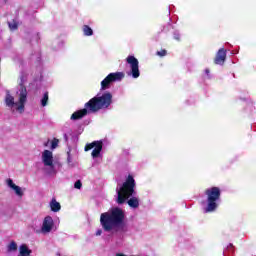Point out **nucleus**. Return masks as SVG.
I'll list each match as a JSON object with an SVG mask.
<instances>
[{
  "label": "nucleus",
  "mask_w": 256,
  "mask_h": 256,
  "mask_svg": "<svg viewBox=\"0 0 256 256\" xmlns=\"http://www.w3.org/2000/svg\"><path fill=\"white\" fill-rule=\"evenodd\" d=\"M112 103L113 95L110 92H106L101 96H95L84 104L83 109L75 111L70 119L71 121H79L83 119V117H87L89 113H97L101 111V109H109Z\"/></svg>",
  "instance_id": "1"
},
{
  "label": "nucleus",
  "mask_w": 256,
  "mask_h": 256,
  "mask_svg": "<svg viewBox=\"0 0 256 256\" xmlns=\"http://www.w3.org/2000/svg\"><path fill=\"white\" fill-rule=\"evenodd\" d=\"M100 224L104 231H123L125 229V212L119 207L112 208L109 212L100 215Z\"/></svg>",
  "instance_id": "2"
},
{
  "label": "nucleus",
  "mask_w": 256,
  "mask_h": 256,
  "mask_svg": "<svg viewBox=\"0 0 256 256\" xmlns=\"http://www.w3.org/2000/svg\"><path fill=\"white\" fill-rule=\"evenodd\" d=\"M135 194V178L132 175H128L125 182L122 184L120 189L117 192L118 205H123L129 199V197H133Z\"/></svg>",
  "instance_id": "3"
},
{
  "label": "nucleus",
  "mask_w": 256,
  "mask_h": 256,
  "mask_svg": "<svg viewBox=\"0 0 256 256\" xmlns=\"http://www.w3.org/2000/svg\"><path fill=\"white\" fill-rule=\"evenodd\" d=\"M204 193L207 197V205L204 208V213H215L219 207L217 201L221 199V188L213 186L207 188Z\"/></svg>",
  "instance_id": "4"
},
{
  "label": "nucleus",
  "mask_w": 256,
  "mask_h": 256,
  "mask_svg": "<svg viewBox=\"0 0 256 256\" xmlns=\"http://www.w3.org/2000/svg\"><path fill=\"white\" fill-rule=\"evenodd\" d=\"M125 79V73L123 72H114L107 75L104 80L101 82V91H105L111 87V83L121 81Z\"/></svg>",
  "instance_id": "5"
},
{
  "label": "nucleus",
  "mask_w": 256,
  "mask_h": 256,
  "mask_svg": "<svg viewBox=\"0 0 256 256\" xmlns=\"http://www.w3.org/2000/svg\"><path fill=\"white\" fill-rule=\"evenodd\" d=\"M93 149L91 156L93 159H97L101 155V151H103V142L102 141H94L92 143L86 144L84 151H91Z\"/></svg>",
  "instance_id": "6"
},
{
  "label": "nucleus",
  "mask_w": 256,
  "mask_h": 256,
  "mask_svg": "<svg viewBox=\"0 0 256 256\" xmlns=\"http://www.w3.org/2000/svg\"><path fill=\"white\" fill-rule=\"evenodd\" d=\"M126 62L130 65L131 75L133 79H139L141 72L139 71V60L135 56H128Z\"/></svg>",
  "instance_id": "7"
},
{
  "label": "nucleus",
  "mask_w": 256,
  "mask_h": 256,
  "mask_svg": "<svg viewBox=\"0 0 256 256\" xmlns=\"http://www.w3.org/2000/svg\"><path fill=\"white\" fill-rule=\"evenodd\" d=\"M19 105L17 111H25V103H27V87L20 83Z\"/></svg>",
  "instance_id": "8"
},
{
  "label": "nucleus",
  "mask_w": 256,
  "mask_h": 256,
  "mask_svg": "<svg viewBox=\"0 0 256 256\" xmlns=\"http://www.w3.org/2000/svg\"><path fill=\"white\" fill-rule=\"evenodd\" d=\"M53 225H55L53 217L46 216L42 223L41 233H51L53 231Z\"/></svg>",
  "instance_id": "9"
},
{
  "label": "nucleus",
  "mask_w": 256,
  "mask_h": 256,
  "mask_svg": "<svg viewBox=\"0 0 256 256\" xmlns=\"http://www.w3.org/2000/svg\"><path fill=\"white\" fill-rule=\"evenodd\" d=\"M226 59H227V50H225V48H220L214 58V64L225 65Z\"/></svg>",
  "instance_id": "10"
},
{
  "label": "nucleus",
  "mask_w": 256,
  "mask_h": 256,
  "mask_svg": "<svg viewBox=\"0 0 256 256\" xmlns=\"http://www.w3.org/2000/svg\"><path fill=\"white\" fill-rule=\"evenodd\" d=\"M42 160L45 167H53V152L44 150L42 153Z\"/></svg>",
  "instance_id": "11"
},
{
  "label": "nucleus",
  "mask_w": 256,
  "mask_h": 256,
  "mask_svg": "<svg viewBox=\"0 0 256 256\" xmlns=\"http://www.w3.org/2000/svg\"><path fill=\"white\" fill-rule=\"evenodd\" d=\"M50 209L53 213H59L61 211V204L57 202L55 198L50 201Z\"/></svg>",
  "instance_id": "12"
},
{
  "label": "nucleus",
  "mask_w": 256,
  "mask_h": 256,
  "mask_svg": "<svg viewBox=\"0 0 256 256\" xmlns=\"http://www.w3.org/2000/svg\"><path fill=\"white\" fill-rule=\"evenodd\" d=\"M5 103L7 107H15V105H17V103H15V97H13L9 92L6 94Z\"/></svg>",
  "instance_id": "13"
},
{
  "label": "nucleus",
  "mask_w": 256,
  "mask_h": 256,
  "mask_svg": "<svg viewBox=\"0 0 256 256\" xmlns=\"http://www.w3.org/2000/svg\"><path fill=\"white\" fill-rule=\"evenodd\" d=\"M20 256H31V250L25 244H22L19 248Z\"/></svg>",
  "instance_id": "14"
},
{
  "label": "nucleus",
  "mask_w": 256,
  "mask_h": 256,
  "mask_svg": "<svg viewBox=\"0 0 256 256\" xmlns=\"http://www.w3.org/2000/svg\"><path fill=\"white\" fill-rule=\"evenodd\" d=\"M129 207L132 209H137L139 207V199L137 197H132L128 200Z\"/></svg>",
  "instance_id": "15"
},
{
  "label": "nucleus",
  "mask_w": 256,
  "mask_h": 256,
  "mask_svg": "<svg viewBox=\"0 0 256 256\" xmlns=\"http://www.w3.org/2000/svg\"><path fill=\"white\" fill-rule=\"evenodd\" d=\"M18 246H17V242L15 241H11L8 245H7V253H15V251H17Z\"/></svg>",
  "instance_id": "16"
},
{
  "label": "nucleus",
  "mask_w": 256,
  "mask_h": 256,
  "mask_svg": "<svg viewBox=\"0 0 256 256\" xmlns=\"http://www.w3.org/2000/svg\"><path fill=\"white\" fill-rule=\"evenodd\" d=\"M82 31L86 37H91V35H93V29H91L89 25H84Z\"/></svg>",
  "instance_id": "17"
},
{
  "label": "nucleus",
  "mask_w": 256,
  "mask_h": 256,
  "mask_svg": "<svg viewBox=\"0 0 256 256\" xmlns=\"http://www.w3.org/2000/svg\"><path fill=\"white\" fill-rule=\"evenodd\" d=\"M49 101V92H45L43 98L41 99L42 107H47V103Z\"/></svg>",
  "instance_id": "18"
},
{
  "label": "nucleus",
  "mask_w": 256,
  "mask_h": 256,
  "mask_svg": "<svg viewBox=\"0 0 256 256\" xmlns=\"http://www.w3.org/2000/svg\"><path fill=\"white\" fill-rule=\"evenodd\" d=\"M12 189H13V191H15V193H16V195H18V197H23V190H21V187L16 185Z\"/></svg>",
  "instance_id": "19"
},
{
  "label": "nucleus",
  "mask_w": 256,
  "mask_h": 256,
  "mask_svg": "<svg viewBox=\"0 0 256 256\" xmlns=\"http://www.w3.org/2000/svg\"><path fill=\"white\" fill-rule=\"evenodd\" d=\"M58 145H59V139L54 138L51 143V149H57Z\"/></svg>",
  "instance_id": "20"
},
{
  "label": "nucleus",
  "mask_w": 256,
  "mask_h": 256,
  "mask_svg": "<svg viewBox=\"0 0 256 256\" xmlns=\"http://www.w3.org/2000/svg\"><path fill=\"white\" fill-rule=\"evenodd\" d=\"M156 55H158V57H165V55H167V50H161L156 52Z\"/></svg>",
  "instance_id": "21"
},
{
  "label": "nucleus",
  "mask_w": 256,
  "mask_h": 256,
  "mask_svg": "<svg viewBox=\"0 0 256 256\" xmlns=\"http://www.w3.org/2000/svg\"><path fill=\"white\" fill-rule=\"evenodd\" d=\"M7 185L8 187H10V189H14V187L16 186L15 183H13L12 179L7 180Z\"/></svg>",
  "instance_id": "22"
},
{
  "label": "nucleus",
  "mask_w": 256,
  "mask_h": 256,
  "mask_svg": "<svg viewBox=\"0 0 256 256\" xmlns=\"http://www.w3.org/2000/svg\"><path fill=\"white\" fill-rule=\"evenodd\" d=\"M75 189H81L83 187V184L81 183V180H78L74 184Z\"/></svg>",
  "instance_id": "23"
},
{
  "label": "nucleus",
  "mask_w": 256,
  "mask_h": 256,
  "mask_svg": "<svg viewBox=\"0 0 256 256\" xmlns=\"http://www.w3.org/2000/svg\"><path fill=\"white\" fill-rule=\"evenodd\" d=\"M8 25H9V28H10L12 31H15V29H17V28H18L17 23H13V24L8 23Z\"/></svg>",
  "instance_id": "24"
},
{
  "label": "nucleus",
  "mask_w": 256,
  "mask_h": 256,
  "mask_svg": "<svg viewBox=\"0 0 256 256\" xmlns=\"http://www.w3.org/2000/svg\"><path fill=\"white\" fill-rule=\"evenodd\" d=\"M103 230L99 229L96 231V236L99 237L100 235H102Z\"/></svg>",
  "instance_id": "25"
},
{
  "label": "nucleus",
  "mask_w": 256,
  "mask_h": 256,
  "mask_svg": "<svg viewBox=\"0 0 256 256\" xmlns=\"http://www.w3.org/2000/svg\"><path fill=\"white\" fill-rule=\"evenodd\" d=\"M67 161L68 163H71V156H68Z\"/></svg>",
  "instance_id": "26"
},
{
  "label": "nucleus",
  "mask_w": 256,
  "mask_h": 256,
  "mask_svg": "<svg viewBox=\"0 0 256 256\" xmlns=\"http://www.w3.org/2000/svg\"><path fill=\"white\" fill-rule=\"evenodd\" d=\"M205 73H206L207 75H209V69H206V70H205Z\"/></svg>",
  "instance_id": "27"
},
{
  "label": "nucleus",
  "mask_w": 256,
  "mask_h": 256,
  "mask_svg": "<svg viewBox=\"0 0 256 256\" xmlns=\"http://www.w3.org/2000/svg\"><path fill=\"white\" fill-rule=\"evenodd\" d=\"M47 145H49V142L45 143L44 146L47 147Z\"/></svg>",
  "instance_id": "28"
},
{
  "label": "nucleus",
  "mask_w": 256,
  "mask_h": 256,
  "mask_svg": "<svg viewBox=\"0 0 256 256\" xmlns=\"http://www.w3.org/2000/svg\"><path fill=\"white\" fill-rule=\"evenodd\" d=\"M230 247H233V244H230Z\"/></svg>",
  "instance_id": "29"
}]
</instances>
